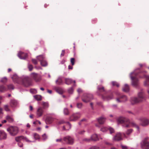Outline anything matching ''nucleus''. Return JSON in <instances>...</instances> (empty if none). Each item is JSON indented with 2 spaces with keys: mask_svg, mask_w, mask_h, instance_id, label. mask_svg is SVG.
Listing matches in <instances>:
<instances>
[{
  "mask_svg": "<svg viewBox=\"0 0 149 149\" xmlns=\"http://www.w3.org/2000/svg\"><path fill=\"white\" fill-rule=\"evenodd\" d=\"M117 122L118 124L122 123L123 126L125 127H130V122L127 119L125 118L120 117L118 118L117 119Z\"/></svg>",
  "mask_w": 149,
  "mask_h": 149,
  "instance_id": "nucleus-1",
  "label": "nucleus"
},
{
  "mask_svg": "<svg viewBox=\"0 0 149 149\" xmlns=\"http://www.w3.org/2000/svg\"><path fill=\"white\" fill-rule=\"evenodd\" d=\"M25 86L27 87L31 85V82L30 78L28 77L24 76L21 77V83Z\"/></svg>",
  "mask_w": 149,
  "mask_h": 149,
  "instance_id": "nucleus-2",
  "label": "nucleus"
},
{
  "mask_svg": "<svg viewBox=\"0 0 149 149\" xmlns=\"http://www.w3.org/2000/svg\"><path fill=\"white\" fill-rule=\"evenodd\" d=\"M116 95L117 97L116 100L118 102H124L127 101V98L126 95L121 94L118 92L116 93Z\"/></svg>",
  "mask_w": 149,
  "mask_h": 149,
  "instance_id": "nucleus-3",
  "label": "nucleus"
},
{
  "mask_svg": "<svg viewBox=\"0 0 149 149\" xmlns=\"http://www.w3.org/2000/svg\"><path fill=\"white\" fill-rule=\"evenodd\" d=\"M7 131L10 135L12 136H15L18 132V129L15 126H10L7 128Z\"/></svg>",
  "mask_w": 149,
  "mask_h": 149,
  "instance_id": "nucleus-4",
  "label": "nucleus"
},
{
  "mask_svg": "<svg viewBox=\"0 0 149 149\" xmlns=\"http://www.w3.org/2000/svg\"><path fill=\"white\" fill-rule=\"evenodd\" d=\"M137 74L135 72L132 73L130 76L132 80V84L134 86H136L138 84V79L137 77Z\"/></svg>",
  "mask_w": 149,
  "mask_h": 149,
  "instance_id": "nucleus-5",
  "label": "nucleus"
},
{
  "mask_svg": "<svg viewBox=\"0 0 149 149\" xmlns=\"http://www.w3.org/2000/svg\"><path fill=\"white\" fill-rule=\"evenodd\" d=\"M93 99V96L91 94L85 93L82 97V100L84 102L87 103Z\"/></svg>",
  "mask_w": 149,
  "mask_h": 149,
  "instance_id": "nucleus-6",
  "label": "nucleus"
},
{
  "mask_svg": "<svg viewBox=\"0 0 149 149\" xmlns=\"http://www.w3.org/2000/svg\"><path fill=\"white\" fill-rule=\"evenodd\" d=\"M146 71L141 72L139 76L141 78H146V80L144 82V85L145 86H149V76L146 74Z\"/></svg>",
  "mask_w": 149,
  "mask_h": 149,
  "instance_id": "nucleus-7",
  "label": "nucleus"
},
{
  "mask_svg": "<svg viewBox=\"0 0 149 149\" xmlns=\"http://www.w3.org/2000/svg\"><path fill=\"white\" fill-rule=\"evenodd\" d=\"M141 147L143 149H149V143L148 139H145L141 143Z\"/></svg>",
  "mask_w": 149,
  "mask_h": 149,
  "instance_id": "nucleus-8",
  "label": "nucleus"
},
{
  "mask_svg": "<svg viewBox=\"0 0 149 149\" xmlns=\"http://www.w3.org/2000/svg\"><path fill=\"white\" fill-rule=\"evenodd\" d=\"M15 140L16 141L18 142H20V141L22 140H24L27 142H33L35 141H31L29 140L26 137H24V136H22L16 137L15 138Z\"/></svg>",
  "mask_w": 149,
  "mask_h": 149,
  "instance_id": "nucleus-9",
  "label": "nucleus"
},
{
  "mask_svg": "<svg viewBox=\"0 0 149 149\" xmlns=\"http://www.w3.org/2000/svg\"><path fill=\"white\" fill-rule=\"evenodd\" d=\"M31 77L36 82H39L41 79V77L37 74L32 73L31 74Z\"/></svg>",
  "mask_w": 149,
  "mask_h": 149,
  "instance_id": "nucleus-10",
  "label": "nucleus"
},
{
  "mask_svg": "<svg viewBox=\"0 0 149 149\" xmlns=\"http://www.w3.org/2000/svg\"><path fill=\"white\" fill-rule=\"evenodd\" d=\"M80 117V114L79 113L73 114L70 117V120L74 121L77 120Z\"/></svg>",
  "mask_w": 149,
  "mask_h": 149,
  "instance_id": "nucleus-11",
  "label": "nucleus"
},
{
  "mask_svg": "<svg viewBox=\"0 0 149 149\" xmlns=\"http://www.w3.org/2000/svg\"><path fill=\"white\" fill-rule=\"evenodd\" d=\"M44 110L42 108L39 107L37 109L36 111V115L38 118L41 117L42 116Z\"/></svg>",
  "mask_w": 149,
  "mask_h": 149,
  "instance_id": "nucleus-12",
  "label": "nucleus"
},
{
  "mask_svg": "<svg viewBox=\"0 0 149 149\" xmlns=\"http://www.w3.org/2000/svg\"><path fill=\"white\" fill-rule=\"evenodd\" d=\"M12 78L13 81L15 83L20 84L21 77L19 78L16 74H14L12 77Z\"/></svg>",
  "mask_w": 149,
  "mask_h": 149,
  "instance_id": "nucleus-13",
  "label": "nucleus"
},
{
  "mask_svg": "<svg viewBox=\"0 0 149 149\" xmlns=\"http://www.w3.org/2000/svg\"><path fill=\"white\" fill-rule=\"evenodd\" d=\"M12 78L13 81L15 83L20 84L21 77L19 78L16 74H14L12 77Z\"/></svg>",
  "mask_w": 149,
  "mask_h": 149,
  "instance_id": "nucleus-14",
  "label": "nucleus"
},
{
  "mask_svg": "<svg viewBox=\"0 0 149 149\" xmlns=\"http://www.w3.org/2000/svg\"><path fill=\"white\" fill-rule=\"evenodd\" d=\"M130 102L131 104L132 105L137 104L140 102V100L137 97H132L130 99Z\"/></svg>",
  "mask_w": 149,
  "mask_h": 149,
  "instance_id": "nucleus-15",
  "label": "nucleus"
},
{
  "mask_svg": "<svg viewBox=\"0 0 149 149\" xmlns=\"http://www.w3.org/2000/svg\"><path fill=\"white\" fill-rule=\"evenodd\" d=\"M74 142V139L71 136H66V142L70 144H72Z\"/></svg>",
  "mask_w": 149,
  "mask_h": 149,
  "instance_id": "nucleus-16",
  "label": "nucleus"
},
{
  "mask_svg": "<svg viewBox=\"0 0 149 149\" xmlns=\"http://www.w3.org/2000/svg\"><path fill=\"white\" fill-rule=\"evenodd\" d=\"M145 97L144 93L142 90H141L138 94V98L140 100L141 102L144 99Z\"/></svg>",
  "mask_w": 149,
  "mask_h": 149,
  "instance_id": "nucleus-17",
  "label": "nucleus"
},
{
  "mask_svg": "<svg viewBox=\"0 0 149 149\" xmlns=\"http://www.w3.org/2000/svg\"><path fill=\"white\" fill-rule=\"evenodd\" d=\"M122 135L120 133H118L116 134L113 137V140L115 141H119L122 139Z\"/></svg>",
  "mask_w": 149,
  "mask_h": 149,
  "instance_id": "nucleus-18",
  "label": "nucleus"
},
{
  "mask_svg": "<svg viewBox=\"0 0 149 149\" xmlns=\"http://www.w3.org/2000/svg\"><path fill=\"white\" fill-rule=\"evenodd\" d=\"M108 129L109 130L111 134L114 132V130L113 128L111 127H110L109 128V129H108L106 127H102L101 129L100 130L102 132H104L106 131Z\"/></svg>",
  "mask_w": 149,
  "mask_h": 149,
  "instance_id": "nucleus-19",
  "label": "nucleus"
},
{
  "mask_svg": "<svg viewBox=\"0 0 149 149\" xmlns=\"http://www.w3.org/2000/svg\"><path fill=\"white\" fill-rule=\"evenodd\" d=\"M18 57L21 59H24L27 56V54L22 52H20L18 54Z\"/></svg>",
  "mask_w": 149,
  "mask_h": 149,
  "instance_id": "nucleus-20",
  "label": "nucleus"
},
{
  "mask_svg": "<svg viewBox=\"0 0 149 149\" xmlns=\"http://www.w3.org/2000/svg\"><path fill=\"white\" fill-rule=\"evenodd\" d=\"M149 124V120L146 118H143L141 120V125L146 126Z\"/></svg>",
  "mask_w": 149,
  "mask_h": 149,
  "instance_id": "nucleus-21",
  "label": "nucleus"
},
{
  "mask_svg": "<svg viewBox=\"0 0 149 149\" xmlns=\"http://www.w3.org/2000/svg\"><path fill=\"white\" fill-rule=\"evenodd\" d=\"M113 97L112 94H111L110 95H102V98L106 100H108L111 99Z\"/></svg>",
  "mask_w": 149,
  "mask_h": 149,
  "instance_id": "nucleus-22",
  "label": "nucleus"
},
{
  "mask_svg": "<svg viewBox=\"0 0 149 149\" xmlns=\"http://www.w3.org/2000/svg\"><path fill=\"white\" fill-rule=\"evenodd\" d=\"M6 137V134L4 131L0 130V139H5Z\"/></svg>",
  "mask_w": 149,
  "mask_h": 149,
  "instance_id": "nucleus-23",
  "label": "nucleus"
},
{
  "mask_svg": "<svg viewBox=\"0 0 149 149\" xmlns=\"http://www.w3.org/2000/svg\"><path fill=\"white\" fill-rule=\"evenodd\" d=\"M10 104L11 107H15L17 105V102L15 100H12L10 101Z\"/></svg>",
  "mask_w": 149,
  "mask_h": 149,
  "instance_id": "nucleus-24",
  "label": "nucleus"
},
{
  "mask_svg": "<svg viewBox=\"0 0 149 149\" xmlns=\"http://www.w3.org/2000/svg\"><path fill=\"white\" fill-rule=\"evenodd\" d=\"M54 119L51 117H47L45 120V122L47 124L51 123L54 120Z\"/></svg>",
  "mask_w": 149,
  "mask_h": 149,
  "instance_id": "nucleus-25",
  "label": "nucleus"
},
{
  "mask_svg": "<svg viewBox=\"0 0 149 149\" xmlns=\"http://www.w3.org/2000/svg\"><path fill=\"white\" fill-rule=\"evenodd\" d=\"M91 141H98L99 139L97 135L96 134L92 135L91 137Z\"/></svg>",
  "mask_w": 149,
  "mask_h": 149,
  "instance_id": "nucleus-26",
  "label": "nucleus"
},
{
  "mask_svg": "<svg viewBox=\"0 0 149 149\" xmlns=\"http://www.w3.org/2000/svg\"><path fill=\"white\" fill-rule=\"evenodd\" d=\"M105 120L106 118L103 117H100L97 119L98 123L101 124H103L104 123Z\"/></svg>",
  "mask_w": 149,
  "mask_h": 149,
  "instance_id": "nucleus-27",
  "label": "nucleus"
},
{
  "mask_svg": "<svg viewBox=\"0 0 149 149\" xmlns=\"http://www.w3.org/2000/svg\"><path fill=\"white\" fill-rule=\"evenodd\" d=\"M130 89L129 86L127 84L125 85L124 86L123 88V91L125 92H128Z\"/></svg>",
  "mask_w": 149,
  "mask_h": 149,
  "instance_id": "nucleus-28",
  "label": "nucleus"
},
{
  "mask_svg": "<svg viewBox=\"0 0 149 149\" xmlns=\"http://www.w3.org/2000/svg\"><path fill=\"white\" fill-rule=\"evenodd\" d=\"M56 91L58 93L61 94L64 92V90L61 88L60 87H57L56 88Z\"/></svg>",
  "mask_w": 149,
  "mask_h": 149,
  "instance_id": "nucleus-29",
  "label": "nucleus"
},
{
  "mask_svg": "<svg viewBox=\"0 0 149 149\" xmlns=\"http://www.w3.org/2000/svg\"><path fill=\"white\" fill-rule=\"evenodd\" d=\"M37 58L41 62L45 59V57L43 55H41L37 56Z\"/></svg>",
  "mask_w": 149,
  "mask_h": 149,
  "instance_id": "nucleus-30",
  "label": "nucleus"
},
{
  "mask_svg": "<svg viewBox=\"0 0 149 149\" xmlns=\"http://www.w3.org/2000/svg\"><path fill=\"white\" fill-rule=\"evenodd\" d=\"M73 82L74 83H75V81H72V80L66 78V84H69Z\"/></svg>",
  "mask_w": 149,
  "mask_h": 149,
  "instance_id": "nucleus-31",
  "label": "nucleus"
},
{
  "mask_svg": "<svg viewBox=\"0 0 149 149\" xmlns=\"http://www.w3.org/2000/svg\"><path fill=\"white\" fill-rule=\"evenodd\" d=\"M40 64L42 66L45 67L47 65L48 63L47 61L44 59L43 61H41Z\"/></svg>",
  "mask_w": 149,
  "mask_h": 149,
  "instance_id": "nucleus-32",
  "label": "nucleus"
},
{
  "mask_svg": "<svg viewBox=\"0 0 149 149\" xmlns=\"http://www.w3.org/2000/svg\"><path fill=\"white\" fill-rule=\"evenodd\" d=\"M42 105L43 106V109L47 108L49 107V104L47 102H43Z\"/></svg>",
  "mask_w": 149,
  "mask_h": 149,
  "instance_id": "nucleus-33",
  "label": "nucleus"
},
{
  "mask_svg": "<svg viewBox=\"0 0 149 149\" xmlns=\"http://www.w3.org/2000/svg\"><path fill=\"white\" fill-rule=\"evenodd\" d=\"M33 136L35 140L39 139L40 138V136L39 135L36 133L33 134Z\"/></svg>",
  "mask_w": 149,
  "mask_h": 149,
  "instance_id": "nucleus-34",
  "label": "nucleus"
},
{
  "mask_svg": "<svg viewBox=\"0 0 149 149\" xmlns=\"http://www.w3.org/2000/svg\"><path fill=\"white\" fill-rule=\"evenodd\" d=\"M97 89L99 92H102L105 91V89L103 87H99Z\"/></svg>",
  "mask_w": 149,
  "mask_h": 149,
  "instance_id": "nucleus-35",
  "label": "nucleus"
},
{
  "mask_svg": "<svg viewBox=\"0 0 149 149\" xmlns=\"http://www.w3.org/2000/svg\"><path fill=\"white\" fill-rule=\"evenodd\" d=\"M4 109L6 111H10V109H9V106L8 105H5L4 106Z\"/></svg>",
  "mask_w": 149,
  "mask_h": 149,
  "instance_id": "nucleus-36",
  "label": "nucleus"
},
{
  "mask_svg": "<svg viewBox=\"0 0 149 149\" xmlns=\"http://www.w3.org/2000/svg\"><path fill=\"white\" fill-rule=\"evenodd\" d=\"M6 119L10 122H12L13 121V118L10 116H7L6 117Z\"/></svg>",
  "mask_w": 149,
  "mask_h": 149,
  "instance_id": "nucleus-37",
  "label": "nucleus"
},
{
  "mask_svg": "<svg viewBox=\"0 0 149 149\" xmlns=\"http://www.w3.org/2000/svg\"><path fill=\"white\" fill-rule=\"evenodd\" d=\"M34 97L35 99L38 101L41 100L42 99L41 96L39 95H36L34 96Z\"/></svg>",
  "mask_w": 149,
  "mask_h": 149,
  "instance_id": "nucleus-38",
  "label": "nucleus"
},
{
  "mask_svg": "<svg viewBox=\"0 0 149 149\" xmlns=\"http://www.w3.org/2000/svg\"><path fill=\"white\" fill-rule=\"evenodd\" d=\"M62 82V80L60 78H58L56 81V83L58 84H61Z\"/></svg>",
  "mask_w": 149,
  "mask_h": 149,
  "instance_id": "nucleus-39",
  "label": "nucleus"
},
{
  "mask_svg": "<svg viewBox=\"0 0 149 149\" xmlns=\"http://www.w3.org/2000/svg\"><path fill=\"white\" fill-rule=\"evenodd\" d=\"M112 85L113 86H116L117 87H119V84L116 81H112L111 83Z\"/></svg>",
  "mask_w": 149,
  "mask_h": 149,
  "instance_id": "nucleus-40",
  "label": "nucleus"
},
{
  "mask_svg": "<svg viewBox=\"0 0 149 149\" xmlns=\"http://www.w3.org/2000/svg\"><path fill=\"white\" fill-rule=\"evenodd\" d=\"M131 125H132V126L133 127H135L136 128L138 129V130H139V128L138 126L137 125H136L135 123L134 122H132L131 123Z\"/></svg>",
  "mask_w": 149,
  "mask_h": 149,
  "instance_id": "nucleus-41",
  "label": "nucleus"
},
{
  "mask_svg": "<svg viewBox=\"0 0 149 149\" xmlns=\"http://www.w3.org/2000/svg\"><path fill=\"white\" fill-rule=\"evenodd\" d=\"M65 141V139L64 138L63 139H62L61 138L59 139H57L56 140V142H60L61 143L63 142V141Z\"/></svg>",
  "mask_w": 149,
  "mask_h": 149,
  "instance_id": "nucleus-42",
  "label": "nucleus"
},
{
  "mask_svg": "<svg viewBox=\"0 0 149 149\" xmlns=\"http://www.w3.org/2000/svg\"><path fill=\"white\" fill-rule=\"evenodd\" d=\"M6 89V88H5L3 86H0V92H3L4 91H5Z\"/></svg>",
  "mask_w": 149,
  "mask_h": 149,
  "instance_id": "nucleus-43",
  "label": "nucleus"
},
{
  "mask_svg": "<svg viewBox=\"0 0 149 149\" xmlns=\"http://www.w3.org/2000/svg\"><path fill=\"white\" fill-rule=\"evenodd\" d=\"M73 91V89L72 87H71L69 88L68 90V92L70 94H72V93Z\"/></svg>",
  "mask_w": 149,
  "mask_h": 149,
  "instance_id": "nucleus-44",
  "label": "nucleus"
},
{
  "mask_svg": "<svg viewBox=\"0 0 149 149\" xmlns=\"http://www.w3.org/2000/svg\"><path fill=\"white\" fill-rule=\"evenodd\" d=\"M8 88L9 89H14V86L13 85L10 84L8 86Z\"/></svg>",
  "mask_w": 149,
  "mask_h": 149,
  "instance_id": "nucleus-45",
  "label": "nucleus"
},
{
  "mask_svg": "<svg viewBox=\"0 0 149 149\" xmlns=\"http://www.w3.org/2000/svg\"><path fill=\"white\" fill-rule=\"evenodd\" d=\"M83 141H85L86 142H91V138H84V139H83Z\"/></svg>",
  "mask_w": 149,
  "mask_h": 149,
  "instance_id": "nucleus-46",
  "label": "nucleus"
},
{
  "mask_svg": "<svg viewBox=\"0 0 149 149\" xmlns=\"http://www.w3.org/2000/svg\"><path fill=\"white\" fill-rule=\"evenodd\" d=\"M7 81V79L6 77H4L2 78L1 80V82L3 83H5Z\"/></svg>",
  "mask_w": 149,
  "mask_h": 149,
  "instance_id": "nucleus-47",
  "label": "nucleus"
},
{
  "mask_svg": "<svg viewBox=\"0 0 149 149\" xmlns=\"http://www.w3.org/2000/svg\"><path fill=\"white\" fill-rule=\"evenodd\" d=\"M70 62L72 65H73L74 64L75 59L74 58H71L70 59Z\"/></svg>",
  "mask_w": 149,
  "mask_h": 149,
  "instance_id": "nucleus-48",
  "label": "nucleus"
},
{
  "mask_svg": "<svg viewBox=\"0 0 149 149\" xmlns=\"http://www.w3.org/2000/svg\"><path fill=\"white\" fill-rule=\"evenodd\" d=\"M66 126H68L69 127V128L68 129V130H69V129H70L71 127V125L70 124V123L68 122H66Z\"/></svg>",
  "mask_w": 149,
  "mask_h": 149,
  "instance_id": "nucleus-49",
  "label": "nucleus"
},
{
  "mask_svg": "<svg viewBox=\"0 0 149 149\" xmlns=\"http://www.w3.org/2000/svg\"><path fill=\"white\" fill-rule=\"evenodd\" d=\"M133 130L132 129H130L127 130L126 134L127 135L130 134L132 132Z\"/></svg>",
  "mask_w": 149,
  "mask_h": 149,
  "instance_id": "nucleus-50",
  "label": "nucleus"
},
{
  "mask_svg": "<svg viewBox=\"0 0 149 149\" xmlns=\"http://www.w3.org/2000/svg\"><path fill=\"white\" fill-rule=\"evenodd\" d=\"M82 104L81 103H77V106L78 108H81L82 107Z\"/></svg>",
  "mask_w": 149,
  "mask_h": 149,
  "instance_id": "nucleus-51",
  "label": "nucleus"
},
{
  "mask_svg": "<svg viewBox=\"0 0 149 149\" xmlns=\"http://www.w3.org/2000/svg\"><path fill=\"white\" fill-rule=\"evenodd\" d=\"M28 68L30 71H31L33 68V66L31 65H30L28 66Z\"/></svg>",
  "mask_w": 149,
  "mask_h": 149,
  "instance_id": "nucleus-52",
  "label": "nucleus"
},
{
  "mask_svg": "<svg viewBox=\"0 0 149 149\" xmlns=\"http://www.w3.org/2000/svg\"><path fill=\"white\" fill-rule=\"evenodd\" d=\"M42 139L44 140H45L47 138V136L45 134H43L42 135Z\"/></svg>",
  "mask_w": 149,
  "mask_h": 149,
  "instance_id": "nucleus-53",
  "label": "nucleus"
},
{
  "mask_svg": "<svg viewBox=\"0 0 149 149\" xmlns=\"http://www.w3.org/2000/svg\"><path fill=\"white\" fill-rule=\"evenodd\" d=\"M121 147L122 149H129L127 146H125L121 145Z\"/></svg>",
  "mask_w": 149,
  "mask_h": 149,
  "instance_id": "nucleus-54",
  "label": "nucleus"
},
{
  "mask_svg": "<svg viewBox=\"0 0 149 149\" xmlns=\"http://www.w3.org/2000/svg\"><path fill=\"white\" fill-rule=\"evenodd\" d=\"M32 62L35 65H36L37 64V62L36 60L35 59H32Z\"/></svg>",
  "mask_w": 149,
  "mask_h": 149,
  "instance_id": "nucleus-55",
  "label": "nucleus"
},
{
  "mask_svg": "<svg viewBox=\"0 0 149 149\" xmlns=\"http://www.w3.org/2000/svg\"><path fill=\"white\" fill-rule=\"evenodd\" d=\"M85 132V131L84 130H81L78 132V134H83Z\"/></svg>",
  "mask_w": 149,
  "mask_h": 149,
  "instance_id": "nucleus-56",
  "label": "nucleus"
},
{
  "mask_svg": "<svg viewBox=\"0 0 149 149\" xmlns=\"http://www.w3.org/2000/svg\"><path fill=\"white\" fill-rule=\"evenodd\" d=\"M18 146L20 147H22L23 146V145L22 143L20 142H18Z\"/></svg>",
  "mask_w": 149,
  "mask_h": 149,
  "instance_id": "nucleus-57",
  "label": "nucleus"
},
{
  "mask_svg": "<svg viewBox=\"0 0 149 149\" xmlns=\"http://www.w3.org/2000/svg\"><path fill=\"white\" fill-rule=\"evenodd\" d=\"M99 148L96 146H93L90 148L89 149H98Z\"/></svg>",
  "mask_w": 149,
  "mask_h": 149,
  "instance_id": "nucleus-58",
  "label": "nucleus"
},
{
  "mask_svg": "<svg viewBox=\"0 0 149 149\" xmlns=\"http://www.w3.org/2000/svg\"><path fill=\"white\" fill-rule=\"evenodd\" d=\"M77 91L79 93L82 92V90L81 88H78L77 90Z\"/></svg>",
  "mask_w": 149,
  "mask_h": 149,
  "instance_id": "nucleus-59",
  "label": "nucleus"
},
{
  "mask_svg": "<svg viewBox=\"0 0 149 149\" xmlns=\"http://www.w3.org/2000/svg\"><path fill=\"white\" fill-rule=\"evenodd\" d=\"M64 54H65V51H64V50H62V53H61V56H64Z\"/></svg>",
  "mask_w": 149,
  "mask_h": 149,
  "instance_id": "nucleus-60",
  "label": "nucleus"
},
{
  "mask_svg": "<svg viewBox=\"0 0 149 149\" xmlns=\"http://www.w3.org/2000/svg\"><path fill=\"white\" fill-rule=\"evenodd\" d=\"M73 69V67L70 65H69L68 67V69L69 70H72Z\"/></svg>",
  "mask_w": 149,
  "mask_h": 149,
  "instance_id": "nucleus-61",
  "label": "nucleus"
},
{
  "mask_svg": "<svg viewBox=\"0 0 149 149\" xmlns=\"http://www.w3.org/2000/svg\"><path fill=\"white\" fill-rule=\"evenodd\" d=\"M69 113V111L68 110V109H66V115L68 114Z\"/></svg>",
  "mask_w": 149,
  "mask_h": 149,
  "instance_id": "nucleus-62",
  "label": "nucleus"
},
{
  "mask_svg": "<svg viewBox=\"0 0 149 149\" xmlns=\"http://www.w3.org/2000/svg\"><path fill=\"white\" fill-rule=\"evenodd\" d=\"M90 105H91V108L93 109V103L92 102L90 103Z\"/></svg>",
  "mask_w": 149,
  "mask_h": 149,
  "instance_id": "nucleus-63",
  "label": "nucleus"
},
{
  "mask_svg": "<svg viewBox=\"0 0 149 149\" xmlns=\"http://www.w3.org/2000/svg\"><path fill=\"white\" fill-rule=\"evenodd\" d=\"M64 121L63 120H61L59 122V124H61L64 123Z\"/></svg>",
  "mask_w": 149,
  "mask_h": 149,
  "instance_id": "nucleus-64",
  "label": "nucleus"
}]
</instances>
